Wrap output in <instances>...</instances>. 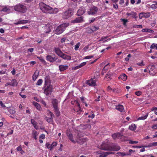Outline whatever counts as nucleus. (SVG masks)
I'll return each instance as SVG.
<instances>
[{
  "instance_id": "nucleus-1",
  "label": "nucleus",
  "mask_w": 157,
  "mask_h": 157,
  "mask_svg": "<svg viewBox=\"0 0 157 157\" xmlns=\"http://www.w3.org/2000/svg\"><path fill=\"white\" fill-rule=\"evenodd\" d=\"M40 9L44 13L51 14L56 13L58 12L57 8H53L43 2L39 3Z\"/></svg>"
},
{
  "instance_id": "nucleus-2",
  "label": "nucleus",
  "mask_w": 157,
  "mask_h": 157,
  "mask_svg": "<svg viewBox=\"0 0 157 157\" xmlns=\"http://www.w3.org/2000/svg\"><path fill=\"white\" fill-rule=\"evenodd\" d=\"M100 149L106 151H117L120 147L117 144L110 145L108 142H103L100 145Z\"/></svg>"
},
{
  "instance_id": "nucleus-3",
  "label": "nucleus",
  "mask_w": 157,
  "mask_h": 157,
  "mask_svg": "<svg viewBox=\"0 0 157 157\" xmlns=\"http://www.w3.org/2000/svg\"><path fill=\"white\" fill-rule=\"evenodd\" d=\"M68 26L67 23H63L60 25L54 31L55 33L56 34L62 33L65 30V28Z\"/></svg>"
},
{
  "instance_id": "nucleus-4",
  "label": "nucleus",
  "mask_w": 157,
  "mask_h": 157,
  "mask_svg": "<svg viewBox=\"0 0 157 157\" xmlns=\"http://www.w3.org/2000/svg\"><path fill=\"white\" fill-rule=\"evenodd\" d=\"M14 9L17 11L22 13H25L27 10L25 6L20 4L14 6Z\"/></svg>"
},
{
  "instance_id": "nucleus-5",
  "label": "nucleus",
  "mask_w": 157,
  "mask_h": 157,
  "mask_svg": "<svg viewBox=\"0 0 157 157\" xmlns=\"http://www.w3.org/2000/svg\"><path fill=\"white\" fill-rule=\"evenodd\" d=\"M73 10L71 9H69L63 13V19H67L71 17L73 14Z\"/></svg>"
},
{
  "instance_id": "nucleus-6",
  "label": "nucleus",
  "mask_w": 157,
  "mask_h": 157,
  "mask_svg": "<svg viewBox=\"0 0 157 157\" xmlns=\"http://www.w3.org/2000/svg\"><path fill=\"white\" fill-rule=\"evenodd\" d=\"M46 86H44L45 87L44 90V93L46 95H48L49 94L51 93L52 92V85H49L46 87Z\"/></svg>"
},
{
  "instance_id": "nucleus-7",
  "label": "nucleus",
  "mask_w": 157,
  "mask_h": 157,
  "mask_svg": "<svg viewBox=\"0 0 157 157\" xmlns=\"http://www.w3.org/2000/svg\"><path fill=\"white\" fill-rule=\"evenodd\" d=\"M98 11V8L94 6L87 11V13L89 15H94L96 14Z\"/></svg>"
},
{
  "instance_id": "nucleus-8",
  "label": "nucleus",
  "mask_w": 157,
  "mask_h": 157,
  "mask_svg": "<svg viewBox=\"0 0 157 157\" xmlns=\"http://www.w3.org/2000/svg\"><path fill=\"white\" fill-rule=\"evenodd\" d=\"M83 16H80L75 18V19L71 21V23L73 24L81 23L84 21Z\"/></svg>"
},
{
  "instance_id": "nucleus-9",
  "label": "nucleus",
  "mask_w": 157,
  "mask_h": 157,
  "mask_svg": "<svg viewBox=\"0 0 157 157\" xmlns=\"http://www.w3.org/2000/svg\"><path fill=\"white\" fill-rule=\"evenodd\" d=\"M57 59V58L56 57H53L50 55H47L46 57V59L48 61L51 63H53Z\"/></svg>"
},
{
  "instance_id": "nucleus-10",
  "label": "nucleus",
  "mask_w": 157,
  "mask_h": 157,
  "mask_svg": "<svg viewBox=\"0 0 157 157\" xmlns=\"http://www.w3.org/2000/svg\"><path fill=\"white\" fill-rule=\"evenodd\" d=\"M85 9L84 8H80L78 10L77 14L78 16H81L85 12Z\"/></svg>"
},
{
  "instance_id": "nucleus-11",
  "label": "nucleus",
  "mask_w": 157,
  "mask_h": 157,
  "mask_svg": "<svg viewBox=\"0 0 157 157\" xmlns=\"http://www.w3.org/2000/svg\"><path fill=\"white\" fill-rule=\"evenodd\" d=\"M86 83L89 86H96V82L95 80H93L92 78L87 80Z\"/></svg>"
},
{
  "instance_id": "nucleus-12",
  "label": "nucleus",
  "mask_w": 157,
  "mask_h": 157,
  "mask_svg": "<svg viewBox=\"0 0 157 157\" xmlns=\"http://www.w3.org/2000/svg\"><path fill=\"white\" fill-rule=\"evenodd\" d=\"M67 135L69 139L73 143H75L76 141L73 139L72 134L70 131H67Z\"/></svg>"
},
{
  "instance_id": "nucleus-13",
  "label": "nucleus",
  "mask_w": 157,
  "mask_h": 157,
  "mask_svg": "<svg viewBox=\"0 0 157 157\" xmlns=\"http://www.w3.org/2000/svg\"><path fill=\"white\" fill-rule=\"evenodd\" d=\"M54 51L56 54L60 57L63 53L59 48H54Z\"/></svg>"
},
{
  "instance_id": "nucleus-14",
  "label": "nucleus",
  "mask_w": 157,
  "mask_h": 157,
  "mask_svg": "<svg viewBox=\"0 0 157 157\" xmlns=\"http://www.w3.org/2000/svg\"><path fill=\"white\" fill-rule=\"evenodd\" d=\"M122 136V135L119 133H115L112 135V137L114 140L117 138H121Z\"/></svg>"
},
{
  "instance_id": "nucleus-15",
  "label": "nucleus",
  "mask_w": 157,
  "mask_h": 157,
  "mask_svg": "<svg viewBox=\"0 0 157 157\" xmlns=\"http://www.w3.org/2000/svg\"><path fill=\"white\" fill-rule=\"evenodd\" d=\"M116 109L121 112H124V108L123 106L122 105H118L116 106Z\"/></svg>"
},
{
  "instance_id": "nucleus-16",
  "label": "nucleus",
  "mask_w": 157,
  "mask_h": 157,
  "mask_svg": "<svg viewBox=\"0 0 157 157\" xmlns=\"http://www.w3.org/2000/svg\"><path fill=\"white\" fill-rule=\"evenodd\" d=\"M59 70L60 71H63L67 69L68 66L67 65H60L59 66Z\"/></svg>"
},
{
  "instance_id": "nucleus-17",
  "label": "nucleus",
  "mask_w": 157,
  "mask_h": 157,
  "mask_svg": "<svg viewBox=\"0 0 157 157\" xmlns=\"http://www.w3.org/2000/svg\"><path fill=\"white\" fill-rule=\"evenodd\" d=\"M52 103L54 108L58 107V103L57 100L55 99H52Z\"/></svg>"
},
{
  "instance_id": "nucleus-18",
  "label": "nucleus",
  "mask_w": 157,
  "mask_h": 157,
  "mask_svg": "<svg viewBox=\"0 0 157 157\" xmlns=\"http://www.w3.org/2000/svg\"><path fill=\"white\" fill-rule=\"evenodd\" d=\"M50 83V78L49 76H47L45 78L44 86L48 85Z\"/></svg>"
},
{
  "instance_id": "nucleus-19",
  "label": "nucleus",
  "mask_w": 157,
  "mask_h": 157,
  "mask_svg": "<svg viewBox=\"0 0 157 157\" xmlns=\"http://www.w3.org/2000/svg\"><path fill=\"white\" fill-rule=\"evenodd\" d=\"M126 15L128 16H132V17L136 18H137V13L136 12H131L130 13H127Z\"/></svg>"
},
{
  "instance_id": "nucleus-20",
  "label": "nucleus",
  "mask_w": 157,
  "mask_h": 157,
  "mask_svg": "<svg viewBox=\"0 0 157 157\" xmlns=\"http://www.w3.org/2000/svg\"><path fill=\"white\" fill-rule=\"evenodd\" d=\"M61 57L64 59L70 60L71 59V56L66 55L64 53H63Z\"/></svg>"
},
{
  "instance_id": "nucleus-21",
  "label": "nucleus",
  "mask_w": 157,
  "mask_h": 157,
  "mask_svg": "<svg viewBox=\"0 0 157 157\" xmlns=\"http://www.w3.org/2000/svg\"><path fill=\"white\" fill-rule=\"evenodd\" d=\"M85 141V140L84 138H81L78 139L76 140V142L79 144H83Z\"/></svg>"
},
{
  "instance_id": "nucleus-22",
  "label": "nucleus",
  "mask_w": 157,
  "mask_h": 157,
  "mask_svg": "<svg viewBox=\"0 0 157 157\" xmlns=\"http://www.w3.org/2000/svg\"><path fill=\"white\" fill-rule=\"evenodd\" d=\"M28 21L26 20H20L18 21V22L14 23V24L16 25H17L20 24H24L28 23Z\"/></svg>"
},
{
  "instance_id": "nucleus-23",
  "label": "nucleus",
  "mask_w": 157,
  "mask_h": 157,
  "mask_svg": "<svg viewBox=\"0 0 157 157\" xmlns=\"http://www.w3.org/2000/svg\"><path fill=\"white\" fill-rule=\"evenodd\" d=\"M119 79H121L123 81H125L127 79V76L124 74L121 75L119 77Z\"/></svg>"
},
{
  "instance_id": "nucleus-24",
  "label": "nucleus",
  "mask_w": 157,
  "mask_h": 157,
  "mask_svg": "<svg viewBox=\"0 0 157 157\" xmlns=\"http://www.w3.org/2000/svg\"><path fill=\"white\" fill-rule=\"evenodd\" d=\"M33 104L34 105L36 108L37 109L40 110V109L41 107L40 105L36 101H33Z\"/></svg>"
},
{
  "instance_id": "nucleus-25",
  "label": "nucleus",
  "mask_w": 157,
  "mask_h": 157,
  "mask_svg": "<svg viewBox=\"0 0 157 157\" xmlns=\"http://www.w3.org/2000/svg\"><path fill=\"white\" fill-rule=\"evenodd\" d=\"M54 112L56 113V116H59L60 114V112L59 110L58 107L54 108Z\"/></svg>"
},
{
  "instance_id": "nucleus-26",
  "label": "nucleus",
  "mask_w": 157,
  "mask_h": 157,
  "mask_svg": "<svg viewBox=\"0 0 157 157\" xmlns=\"http://www.w3.org/2000/svg\"><path fill=\"white\" fill-rule=\"evenodd\" d=\"M44 29L45 30L44 32L46 33H49L51 31L50 28L48 26H46L44 27Z\"/></svg>"
},
{
  "instance_id": "nucleus-27",
  "label": "nucleus",
  "mask_w": 157,
  "mask_h": 157,
  "mask_svg": "<svg viewBox=\"0 0 157 157\" xmlns=\"http://www.w3.org/2000/svg\"><path fill=\"white\" fill-rule=\"evenodd\" d=\"M129 128L131 130H135L136 129V126L135 124H132L129 126Z\"/></svg>"
},
{
  "instance_id": "nucleus-28",
  "label": "nucleus",
  "mask_w": 157,
  "mask_h": 157,
  "mask_svg": "<svg viewBox=\"0 0 157 157\" xmlns=\"http://www.w3.org/2000/svg\"><path fill=\"white\" fill-rule=\"evenodd\" d=\"M154 4H152L151 6V8L153 10L157 8V2H153Z\"/></svg>"
},
{
  "instance_id": "nucleus-29",
  "label": "nucleus",
  "mask_w": 157,
  "mask_h": 157,
  "mask_svg": "<svg viewBox=\"0 0 157 157\" xmlns=\"http://www.w3.org/2000/svg\"><path fill=\"white\" fill-rule=\"evenodd\" d=\"M32 135L33 138L35 139H37V135H38L37 132L35 130H33V131Z\"/></svg>"
},
{
  "instance_id": "nucleus-30",
  "label": "nucleus",
  "mask_w": 157,
  "mask_h": 157,
  "mask_svg": "<svg viewBox=\"0 0 157 157\" xmlns=\"http://www.w3.org/2000/svg\"><path fill=\"white\" fill-rule=\"evenodd\" d=\"M142 31L144 32H148L149 33H153L154 32L153 30L147 29H143Z\"/></svg>"
},
{
  "instance_id": "nucleus-31",
  "label": "nucleus",
  "mask_w": 157,
  "mask_h": 157,
  "mask_svg": "<svg viewBox=\"0 0 157 157\" xmlns=\"http://www.w3.org/2000/svg\"><path fill=\"white\" fill-rule=\"evenodd\" d=\"M11 84L13 86H16L17 84V80L15 79H13L11 81Z\"/></svg>"
},
{
  "instance_id": "nucleus-32",
  "label": "nucleus",
  "mask_w": 157,
  "mask_h": 157,
  "mask_svg": "<svg viewBox=\"0 0 157 157\" xmlns=\"http://www.w3.org/2000/svg\"><path fill=\"white\" fill-rule=\"evenodd\" d=\"M148 113H147L146 115L144 116H141L140 117H139L137 120H144L145 119H146L147 117L148 116Z\"/></svg>"
},
{
  "instance_id": "nucleus-33",
  "label": "nucleus",
  "mask_w": 157,
  "mask_h": 157,
  "mask_svg": "<svg viewBox=\"0 0 157 157\" xmlns=\"http://www.w3.org/2000/svg\"><path fill=\"white\" fill-rule=\"evenodd\" d=\"M143 14H144V17L145 18L149 17L151 15L149 12H147L146 13L143 12Z\"/></svg>"
},
{
  "instance_id": "nucleus-34",
  "label": "nucleus",
  "mask_w": 157,
  "mask_h": 157,
  "mask_svg": "<svg viewBox=\"0 0 157 157\" xmlns=\"http://www.w3.org/2000/svg\"><path fill=\"white\" fill-rule=\"evenodd\" d=\"M99 26H96L95 25L92 26V30L93 31H95L98 30L99 29Z\"/></svg>"
},
{
  "instance_id": "nucleus-35",
  "label": "nucleus",
  "mask_w": 157,
  "mask_h": 157,
  "mask_svg": "<svg viewBox=\"0 0 157 157\" xmlns=\"http://www.w3.org/2000/svg\"><path fill=\"white\" fill-rule=\"evenodd\" d=\"M80 45V43L79 42L77 43L76 45H75V49L76 51L78 50Z\"/></svg>"
},
{
  "instance_id": "nucleus-36",
  "label": "nucleus",
  "mask_w": 157,
  "mask_h": 157,
  "mask_svg": "<svg viewBox=\"0 0 157 157\" xmlns=\"http://www.w3.org/2000/svg\"><path fill=\"white\" fill-rule=\"evenodd\" d=\"M155 48L157 49V44L155 43H153L151 46L150 48L151 49H153Z\"/></svg>"
},
{
  "instance_id": "nucleus-37",
  "label": "nucleus",
  "mask_w": 157,
  "mask_h": 157,
  "mask_svg": "<svg viewBox=\"0 0 157 157\" xmlns=\"http://www.w3.org/2000/svg\"><path fill=\"white\" fill-rule=\"evenodd\" d=\"M42 82V79H39L38 80L36 83V85L38 86H40L41 85Z\"/></svg>"
},
{
  "instance_id": "nucleus-38",
  "label": "nucleus",
  "mask_w": 157,
  "mask_h": 157,
  "mask_svg": "<svg viewBox=\"0 0 157 157\" xmlns=\"http://www.w3.org/2000/svg\"><path fill=\"white\" fill-rule=\"evenodd\" d=\"M57 144V143L56 142H53L52 143V144H51V149H52L54 147L56 146Z\"/></svg>"
},
{
  "instance_id": "nucleus-39",
  "label": "nucleus",
  "mask_w": 157,
  "mask_h": 157,
  "mask_svg": "<svg viewBox=\"0 0 157 157\" xmlns=\"http://www.w3.org/2000/svg\"><path fill=\"white\" fill-rule=\"evenodd\" d=\"M46 120L49 123H51L52 122V117H46Z\"/></svg>"
},
{
  "instance_id": "nucleus-40",
  "label": "nucleus",
  "mask_w": 157,
  "mask_h": 157,
  "mask_svg": "<svg viewBox=\"0 0 157 157\" xmlns=\"http://www.w3.org/2000/svg\"><path fill=\"white\" fill-rule=\"evenodd\" d=\"M107 156L105 152L101 153L99 155V157H106Z\"/></svg>"
},
{
  "instance_id": "nucleus-41",
  "label": "nucleus",
  "mask_w": 157,
  "mask_h": 157,
  "mask_svg": "<svg viewBox=\"0 0 157 157\" xmlns=\"http://www.w3.org/2000/svg\"><path fill=\"white\" fill-rule=\"evenodd\" d=\"M38 75H36L35 73L33 76V81H35Z\"/></svg>"
},
{
  "instance_id": "nucleus-42",
  "label": "nucleus",
  "mask_w": 157,
  "mask_h": 157,
  "mask_svg": "<svg viewBox=\"0 0 157 157\" xmlns=\"http://www.w3.org/2000/svg\"><path fill=\"white\" fill-rule=\"evenodd\" d=\"M37 58L40 59L41 62L44 63H46V61L42 57H38Z\"/></svg>"
},
{
  "instance_id": "nucleus-43",
  "label": "nucleus",
  "mask_w": 157,
  "mask_h": 157,
  "mask_svg": "<svg viewBox=\"0 0 157 157\" xmlns=\"http://www.w3.org/2000/svg\"><path fill=\"white\" fill-rule=\"evenodd\" d=\"M9 10V9L7 8L5 6L1 10L2 11H3L4 12H6L7 11Z\"/></svg>"
},
{
  "instance_id": "nucleus-44",
  "label": "nucleus",
  "mask_w": 157,
  "mask_h": 157,
  "mask_svg": "<svg viewBox=\"0 0 157 157\" xmlns=\"http://www.w3.org/2000/svg\"><path fill=\"white\" fill-rule=\"evenodd\" d=\"M45 146L48 148H50V150H52V149H51V146L50 144H49L48 143H47L45 144Z\"/></svg>"
},
{
  "instance_id": "nucleus-45",
  "label": "nucleus",
  "mask_w": 157,
  "mask_h": 157,
  "mask_svg": "<svg viewBox=\"0 0 157 157\" xmlns=\"http://www.w3.org/2000/svg\"><path fill=\"white\" fill-rule=\"evenodd\" d=\"M31 122L33 125H35V124H37V123L33 119L31 120Z\"/></svg>"
},
{
  "instance_id": "nucleus-46",
  "label": "nucleus",
  "mask_w": 157,
  "mask_h": 157,
  "mask_svg": "<svg viewBox=\"0 0 157 157\" xmlns=\"http://www.w3.org/2000/svg\"><path fill=\"white\" fill-rule=\"evenodd\" d=\"M133 28H142L143 26L142 25H133Z\"/></svg>"
},
{
  "instance_id": "nucleus-47",
  "label": "nucleus",
  "mask_w": 157,
  "mask_h": 157,
  "mask_svg": "<svg viewBox=\"0 0 157 157\" xmlns=\"http://www.w3.org/2000/svg\"><path fill=\"white\" fill-rule=\"evenodd\" d=\"M138 143V141H132V140H130L129 141V143L130 144H137Z\"/></svg>"
},
{
  "instance_id": "nucleus-48",
  "label": "nucleus",
  "mask_w": 157,
  "mask_h": 157,
  "mask_svg": "<svg viewBox=\"0 0 157 157\" xmlns=\"http://www.w3.org/2000/svg\"><path fill=\"white\" fill-rule=\"evenodd\" d=\"M9 112L10 113L13 114L15 113V111L14 109H10L9 110Z\"/></svg>"
},
{
  "instance_id": "nucleus-49",
  "label": "nucleus",
  "mask_w": 157,
  "mask_h": 157,
  "mask_svg": "<svg viewBox=\"0 0 157 157\" xmlns=\"http://www.w3.org/2000/svg\"><path fill=\"white\" fill-rule=\"evenodd\" d=\"M143 17H144V14H143V13H140L139 15V18L141 19Z\"/></svg>"
},
{
  "instance_id": "nucleus-50",
  "label": "nucleus",
  "mask_w": 157,
  "mask_h": 157,
  "mask_svg": "<svg viewBox=\"0 0 157 157\" xmlns=\"http://www.w3.org/2000/svg\"><path fill=\"white\" fill-rule=\"evenodd\" d=\"M108 37V36H106L105 37H102L100 40L99 41H103L106 39Z\"/></svg>"
},
{
  "instance_id": "nucleus-51",
  "label": "nucleus",
  "mask_w": 157,
  "mask_h": 157,
  "mask_svg": "<svg viewBox=\"0 0 157 157\" xmlns=\"http://www.w3.org/2000/svg\"><path fill=\"white\" fill-rule=\"evenodd\" d=\"M49 114H50V117H52V119H53V118L54 117V114L50 111H49Z\"/></svg>"
},
{
  "instance_id": "nucleus-52",
  "label": "nucleus",
  "mask_w": 157,
  "mask_h": 157,
  "mask_svg": "<svg viewBox=\"0 0 157 157\" xmlns=\"http://www.w3.org/2000/svg\"><path fill=\"white\" fill-rule=\"evenodd\" d=\"M93 57V56H87L85 57V59H90Z\"/></svg>"
},
{
  "instance_id": "nucleus-53",
  "label": "nucleus",
  "mask_w": 157,
  "mask_h": 157,
  "mask_svg": "<svg viewBox=\"0 0 157 157\" xmlns=\"http://www.w3.org/2000/svg\"><path fill=\"white\" fill-rule=\"evenodd\" d=\"M86 64V62H84L82 63H81L79 65L80 67H81L83 66H84Z\"/></svg>"
},
{
  "instance_id": "nucleus-54",
  "label": "nucleus",
  "mask_w": 157,
  "mask_h": 157,
  "mask_svg": "<svg viewBox=\"0 0 157 157\" xmlns=\"http://www.w3.org/2000/svg\"><path fill=\"white\" fill-rule=\"evenodd\" d=\"M122 21L123 22L124 25H125L128 21L127 20L125 19H121Z\"/></svg>"
},
{
  "instance_id": "nucleus-55",
  "label": "nucleus",
  "mask_w": 157,
  "mask_h": 157,
  "mask_svg": "<svg viewBox=\"0 0 157 157\" xmlns=\"http://www.w3.org/2000/svg\"><path fill=\"white\" fill-rule=\"evenodd\" d=\"M95 20L96 18H92V19L90 20L89 23H91L93 22L94 21H95Z\"/></svg>"
},
{
  "instance_id": "nucleus-56",
  "label": "nucleus",
  "mask_w": 157,
  "mask_h": 157,
  "mask_svg": "<svg viewBox=\"0 0 157 157\" xmlns=\"http://www.w3.org/2000/svg\"><path fill=\"white\" fill-rule=\"evenodd\" d=\"M137 65L139 66H144V64L143 63V61H142L140 63H137Z\"/></svg>"
},
{
  "instance_id": "nucleus-57",
  "label": "nucleus",
  "mask_w": 157,
  "mask_h": 157,
  "mask_svg": "<svg viewBox=\"0 0 157 157\" xmlns=\"http://www.w3.org/2000/svg\"><path fill=\"white\" fill-rule=\"evenodd\" d=\"M89 46L88 45L85 46L83 49V50L84 52H86V51L88 49Z\"/></svg>"
},
{
  "instance_id": "nucleus-58",
  "label": "nucleus",
  "mask_w": 157,
  "mask_h": 157,
  "mask_svg": "<svg viewBox=\"0 0 157 157\" xmlns=\"http://www.w3.org/2000/svg\"><path fill=\"white\" fill-rule=\"evenodd\" d=\"M109 64V63L108 64L106 65L105 67L103 69L102 71H106L107 70L108 68L106 67Z\"/></svg>"
},
{
  "instance_id": "nucleus-59",
  "label": "nucleus",
  "mask_w": 157,
  "mask_h": 157,
  "mask_svg": "<svg viewBox=\"0 0 157 157\" xmlns=\"http://www.w3.org/2000/svg\"><path fill=\"white\" fill-rule=\"evenodd\" d=\"M113 7L115 9H117L118 8V5L115 3L113 4Z\"/></svg>"
},
{
  "instance_id": "nucleus-60",
  "label": "nucleus",
  "mask_w": 157,
  "mask_h": 157,
  "mask_svg": "<svg viewBox=\"0 0 157 157\" xmlns=\"http://www.w3.org/2000/svg\"><path fill=\"white\" fill-rule=\"evenodd\" d=\"M110 77H111V75L110 74H107L105 76V77L107 79L109 78V79H111Z\"/></svg>"
},
{
  "instance_id": "nucleus-61",
  "label": "nucleus",
  "mask_w": 157,
  "mask_h": 157,
  "mask_svg": "<svg viewBox=\"0 0 157 157\" xmlns=\"http://www.w3.org/2000/svg\"><path fill=\"white\" fill-rule=\"evenodd\" d=\"M15 69L14 68H13L11 71V73L13 75H14L15 74Z\"/></svg>"
},
{
  "instance_id": "nucleus-62",
  "label": "nucleus",
  "mask_w": 157,
  "mask_h": 157,
  "mask_svg": "<svg viewBox=\"0 0 157 157\" xmlns=\"http://www.w3.org/2000/svg\"><path fill=\"white\" fill-rule=\"evenodd\" d=\"M135 94L137 96H140L141 94V92L140 91H137L136 92Z\"/></svg>"
},
{
  "instance_id": "nucleus-63",
  "label": "nucleus",
  "mask_w": 157,
  "mask_h": 157,
  "mask_svg": "<svg viewBox=\"0 0 157 157\" xmlns=\"http://www.w3.org/2000/svg\"><path fill=\"white\" fill-rule=\"evenodd\" d=\"M34 50V48H30L28 49V51L30 52H32Z\"/></svg>"
},
{
  "instance_id": "nucleus-64",
  "label": "nucleus",
  "mask_w": 157,
  "mask_h": 157,
  "mask_svg": "<svg viewBox=\"0 0 157 157\" xmlns=\"http://www.w3.org/2000/svg\"><path fill=\"white\" fill-rule=\"evenodd\" d=\"M113 91L114 92L118 93V89L117 88H115L113 89Z\"/></svg>"
}]
</instances>
